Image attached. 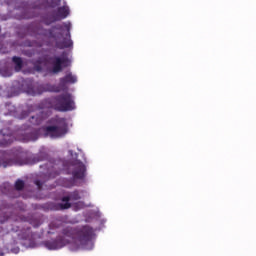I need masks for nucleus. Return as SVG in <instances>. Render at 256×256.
Wrapping results in <instances>:
<instances>
[{
  "label": "nucleus",
  "instance_id": "a211bd4d",
  "mask_svg": "<svg viewBox=\"0 0 256 256\" xmlns=\"http://www.w3.org/2000/svg\"><path fill=\"white\" fill-rule=\"evenodd\" d=\"M28 115L29 113H27V111H23L20 115V119H25Z\"/></svg>",
  "mask_w": 256,
  "mask_h": 256
},
{
  "label": "nucleus",
  "instance_id": "4468645a",
  "mask_svg": "<svg viewBox=\"0 0 256 256\" xmlns=\"http://www.w3.org/2000/svg\"><path fill=\"white\" fill-rule=\"evenodd\" d=\"M44 120H45V118L43 117V113L40 112L34 116H31L29 119V123L31 125H41Z\"/></svg>",
  "mask_w": 256,
  "mask_h": 256
},
{
  "label": "nucleus",
  "instance_id": "9b49d317",
  "mask_svg": "<svg viewBox=\"0 0 256 256\" xmlns=\"http://www.w3.org/2000/svg\"><path fill=\"white\" fill-rule=\"evenodd\" d=\"M22 130L25 131L26 139L28 141H37L39 138V129L31 126H22Z\"/></svg>",
  "mask_w": 256,
  "mask_h": 256
},
{
  "label": "nucleus",
  "instance_id": "7ed1b4c3",
  "mask_svg": "<svg viewBox=\"0 0 256 256\" xmlns=\"http://www.w3.org/2000/svg\"><path fill=\"white\" fill-rule=\"evenodd\" d=\"M52 126H46L43 128V131L47 137L51 139H61L69 133V124L67 119L56 116L52 118Z\"/></svg>",
  "mask_w": 256,
  "mask_h": 256
},
{
  "label": "nucleus",
  "instance_id": "0eeeda50",
  "mask_svg": "<svg viewBox=\"0 0 256 256\" xmlns=\"http://www.w3.org/2000/svg\"><path fill=\"white\" fill-rule=\"evenodd\" d=\"M77 83V77L73 73L68 72L64 77L59 79L58 86H51L49 91L52 93H61V91H67L69 87L67 85H73Z\"/></svg>",
  "mask_w": 256,
  "mask_h": 256
},
{
  "label": "nucleus",
  "instance_id": "ddd939ff",
  "mask_svg": "<svg viewBox=\"0 0 256 256\" xmlns=\"http://www.w3.org/2000/svg\"><path fill=\"white\" fill-rule=\"evenodd\" d=\"M49 159V154L45 151H40L38 154L34 155L31 158V165H35V163H40V161H47Z\"/></svg>",
  "mask_w": 256,
  "mask_h": 256
},
{
  "label": "nucleus",
  "instance_id": "9d476101",
  "mask_svg": "<svg viewBox=\"0 0 256 256\" xmlns=\"http://www.w3.org/2000/svg\"><path fill=\"white\" fill-rule=\"evenodd\" d=\"M0 135H2V140H0V147H7L13 143V133L10 130L2 129L0 130Z\"/></svg>",
  "mask_w": 256,
  "mask_h": 256
},
{
  "label": "nucleus",
  "instance_id": "6e6552de",
  "mask_svg": "<svg viewBox=\"0 0 256 256\" xmlns=\"http://www.w3.org/2000/svg\"><path fill=\"white\" fill-rule=\"evenodd\" d=\"M79 199H81V195L79 194V191L71 192L69 196L62 197L61 201H63V203L56 204L54 209L56 211H63L65 209H70L71 204L69 203V201H79Z\"/></svg>",
  "mask_w": 256,
  "mask_h": 256
},
{
  "label": "nucleus",
  "instance_id": "412c9836",
  "mask_svg": "<svg viewBox=\"0 0 256 256\" xmlns=\"http://www.w3.org/2000/svg\"><path fill=\"white\" fill-rule=\"evenodd\" d=\"M66 187H71V186L67 185Z\"/></svg>",
  "mask_w": 256,
  "mask_h": 256
},
{
  "label": "nucleus",
  "instance_id": "2eb2a0df",
  "mask_svg": "<svg viewBox=\"0 0 256 256\" xmlns=\"http://www.w3.org/2000/svg\"><path fill=\"white\" fill-rule=\"evenodd\" d=\"M12 61L15 65L14 67L15 71L19 72L21 71V69H23V59H21V57L14 56L12 58Z\"/></svg>",
  "mask_w": 256,
  "mask_h": 256
},
{
  "label": "nucleus",
  "instance_id": "1a4fd4ad",
  "mask_svg": "<svg viewBox=\"0 0 256 256\" xmlns=\"http://www.w3.org/2000/svg\"><path fill=\"white\" fill-rule=\"evenodd\" d=\"M15 165V158H13V152L0 150V167H11Z\"/></svg>",
  "mask_w": 256,
  "mask_h": 256
},
{
  "label": "nucleus",
  "instance_id": "f257e3e1",
  "mask_svg": "<svg viewBox=\"0 0 256 256\" xmlns=\"http://www.w3.org/2000/svg\"><path fill=\"white\" fill-rule=\"evenodd\" d=\"M95 239V229L89 225L73 228L68 226L62 230V235L56 239L46 240L43 242L44 247L50 251L63 249L69 243H76L81 249H91Z\"/></svg>",
  "mask_w": 256,
  "mask_h": 256
},
{
  "label": "nucleus",
  "instance_id": "6ab92c4d",
  "mask_svg": "<svg viewBox=\"0 0 256 256\" xmlns=\"http://www.w3.org/2000/svg\"><path fill=\"white\" fill-rule=\"evenodd\" d=\"M16 19H27V17H25V15H20V16H17Z\"/></svg>",
  "mask_w": 256,
  "mask_h": 256
},
{
  "label": "nucleus",
  "instance_id": "20e7f679",
  "mask_svg": "<svg viewBox=\"0 0 256 256\" xmlns=\"http://www.w3.org/2000/svg\"><path fill=\"white\" fill-rule=\"evenodd\" d=\"M52 109L59 111L60 113H67V111H73L75 109V100L71 93H64L55 96L52 99Z\"/></svg>",
  "mask_w": 256,
  "mask_h": 256
},
{
  "label": "nucleus",
  "instance_id": "f03ea898",
  "mask_svg": "<svg viewBox=\"0 0 256 256\" xmlns=\"http://www.w3.org/2000/svg\"><path fill=\"white\" fill-rule=\"evenodd\" d=\"M67 29L66 37H63V33L55 32V29L61 30V26H57L51 29H39L38 35H41L45 39H55L57 49H69V47H73V41L71 40V33L69 32L71 26L69 24H65Z\"/></svg>",
  "mask_w": 256,
  "mask_h": 256
},
{
  "label": "nucleus",
  "instance_id": "39448f33",
  "mask_svg": "<svg viewBox=\"0 0 256 256\" xmlns=\"http://www.w3.org/2000/svg\"><path fill=\"white\" fill-rule=\"evenodd\" d=\"M50 65H52L51 73L57 75L58 73H61L63 69L71 67V59H69L66 52H63L61 56L50 58Z\"/></svg>",
  "mask_w": 256,
  "mask_h": 256
},
{
  "label": "nucleus",
  "instance_id": "f3484780",
  "mask_svg": "<svg viewBox=\"0 0 256 256\" xmlns=\"http://www.w3.org/2000/svg\"><path fill=\"white\" fill-rule=\"evenodd\" d=\"M34 184L38 187L39 190L43 189V183L41 180H35Z\"/></svg>",
  "mask_w": 256,
  "mask_h": 256
},
{
  "label": "nucleus",
  "instance_id": "423d86ee",
  "mask_svg": "<svg viewBox=\"0 0 256 256\" xmlns=\"http://www.w3.org/2000/svg\"><path fill=\"white\" fill-rule=\"evenodd\" d=\"M87 167L81 160H74L69 163L68 174L72 175L73 179H85Z\"/></svg>",
  "mask_w": 256,
  "mask_h": 256
},
{
  "label": "nucleus",
  "instance_id": "dca6fc26",
  "mask_svg": "<svg viewBox=\"0 0 256 256\" xmlns=\"http://www.w3.org/2000/svg\"><path fill=\"white\" fill-rule=\"evenodd\" d=\"M15 189L16 191H23V189H25V182L21 179H18L15 182Z\"/></svg>",
  "mask_w": 256,
  "mask_h": 256
},
{
  "label": "nucleus",
  "instance_id": "aec40b11",
  "mask_svg": "<svg viewBox=\"0 0 256 256\" xmlns=\"http://www.w3.org/2000/svg\"><path fill=\"white\" fill-rule=\"evenodd\" d=\"M54 1L57 3V5L61 4V0H54Z\"/></svg>",
  "mask_w": 256,
  "mask_h": 256
},
{
  "label": "nucleus",
  "instance_id": "f8f14e48",
  "mask_svg": "<svg viewBox=\"0 0 256 256\" xmlns=\"http://www.w3.org/2000/svg\"><path fill=\"white\" fill-rule=\"evenodd\" d=\"M69 17V7L62 6L57 9V14L53 16L54 21H61Z\"/></svg>",
  "mask_w": 256,
  "mask_h": 256
}]
</instances>
